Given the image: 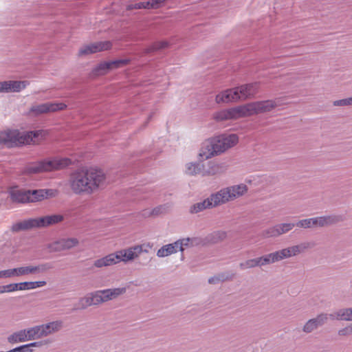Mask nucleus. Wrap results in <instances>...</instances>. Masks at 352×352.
Returning a JSON list of instances; mask_svg holds the SVG:
<instances>
[{
  "mask_svg": "<svg viewBox=\"0 0 352 352\" xmlns=\"http://www.w3.org/2000/svg\"><path fill=\"white\" fill-rule=\"evenodd\" d=\"M126 288L120 287L99 290L82 298L76 309H85L89 306L99 305L100 303L113 300L124 294Z\"/></svg>",
  "mask_w": 352,
  "mask_h": 352,
  "instance_id": "6",
  "label": "nucleus"
},
{
  "mask_svg": "<svg viewBox=\"0 0 352 352\" xmlns=\"http://www.w3.org/2000/svg\"><path fill=\"white\" fill-rule=\"evenodd\" d=\"M270 253L263 256L248 259L239 264V267L241 270H246L254 267H262L263 266L272 264Z\"/></svg>",
  "mask_w": 352,
  "mask_h": 352,
  "instance_id": "11",
  "label": "nucleus"
},
{
  "mask_svg": "<svg viewBox=\"0 0 352 352\" xmlns=\"http://www.w3.org/2000/svg\"><path fill=\"white\" fill-rule=\"evenodd\" d=\"M18 267L5 270H0V278L19 276V274H18Z\"/></svg>",
  "mask_w": 352,
  "mask_h": 352,
  "instance_id": "41",
  "label": "nucleus"
},
{
  "mask_svg": "<svg viewBox=\"0 0 352 352\" xmlns=\"http://www.w3.org/2000/svg\"><path fill=\"white\" fill-rule=\"evenodd\" d=\"M302 228H316L315 226V220L314 218L304 219L299 220L296 224L295 226Z\"/></svg>",
  "mask_w": 352,
  "mask_h": 352,
  "instance_id": "38",
  "label": "nucleus"
},
{
  "mask_svg": "<svg viewBox=\"0 0 352 352\" xmlns=\"http://www.w3.org/2000/svg\"><path fill=\"white\" fill-rule=\"evenodd\" d=\"M118 263H120V261L117 252H116L115 253L109 254L104 257L96 260L94 265L96 267H102L111 266Z\"/></svg>",
  "mask_w": 352,
  "mask_h": 352,
  "instance_id": "26",
  "label": "nucleus"
},
{
  "mask_svg": "<svg viewBox=\"0 0 352 352\" xmlns=\"http://www.w3.org/2000/svg\"><path fill=\"white\" fill-rule=\"evenodd\" d=\"M136 1L134 4L129 5L127 9H150L154 6V0H136Z\"/></svg>",
  "mask_w": 352,
  "mask_h": 352,
  "instance_id": "33",
  "label": "nucleus"
},
{
  "mask_svg": "<svg viewBox=\"0 0 352 352\" xmlns=\"http://www.w3.org/2000/svg\"><path fill=\"white\" fill-rule=\"evenodd\" d=\"M314 244L311 242L304 241L299 244L292 245L270 253L272 263L279 262L282 260L296 256L313 248Z\"/></svg>",
  "mask_w": 352,
  "mask_h": 352,
  "instance_id": "8",
  "label": "nucleus"
},
{
  "mask_svg": "<svg viewBox=\"0 0 352 352\" xmlns=\"http://www.w3.org/2000/svg\"><path fill=\"white\" fill-rule=\"evenodd\" d=\"M36 219H29L23 221L17 222L12 225L11 230L13 232H19L20 230H25L36 228Z\"/></svg>",
  "mask_w": 352,
  "mask_h": 352,
  "instance_id": "28",
  "label": "nucleus"
},
{
  "mask_svg": "<svg viewBox=\"0 0 352 352\" xmlns=\"http://www.w3.org/2000/svg\"><path fill=\"white\" fill-rule=\"evenodd\" d=\"M46 285V282L44 280L42 281H34V282H23L19 283V290H28L32 289L37 287H41L45 286Z\"/></svg>",
  "mask_w": 352,
  "mask_h": 352,
  "instance_id": "35",
  "label": "nucleus"
},
{
  "mask_svg": "<svg viewBox=\"0 0 352 352\" xmlns=\"http://www.w3.org/2000/svg\"><path fill=\"white\" fill-rule=\"evenodd\" d=\"M352 321V307L338 309L330 314H321L308 320L302 326V331L311 333L326 323L328 319Z\"/></svg>",
  "mask_w": 352,
  "mask_h": 352,
  "instance_id": "5",
  "label": "nucleus"
},
{
  "mask_svg": "<svg viewBox=\"0 0 352 352\" xmlns=\"http://www.w3.org/2000/svg\"><path fill=\"white\" fill-rule=\"evenodd\" d=\"M261 236L263 239H269V238H276L279 236L278 235L277 229L276 228V226H272L270 227L261 232Z\"/></svg>",
  "mask_w": 352,
  "mask_h": 352,
  "instance_id": "40",
  "label": "nucleus"
},
{
  "mask_svg": "<svg viewBox=\"0 0 352 352\" xmlns=\"http://www.w3.org/2000/svg\"><path fill=\"white\" fill-rule=\"evenodd\" d=\"M72 164V160L67 157H55L30 164L27 168L29 173H38L46 171L60 170Z\"/></svg>",
  "mask_w": 352,
  "mask_h": 352,
  "instance_id": "7",
  "label": "nucleus"
},
{
  "mask_svg": "<svg viewBox=\"0 0 352 352\" xmlns=\"http://www.w3.org/2000/svg\"><path fill=\"white\" fill-rule=\"evenodd\" d=\"M170 43L167 40H160L155 43V51L163 50L168 48Z\"/></svg>",
  "mask_w": 352,
  "mask_h": 352,
  "instance_id": "42",
  "label": "nucleus"
},
{
  "mask_svg": "<svg viewBox=\"0 0 352 352\" xmlns=\"http://www.w3.org/2000/svg\"><path fill=\"white\" fill-rule=\"evenodd\" d=\"M67 183L76 195H91L104 187L107 177L102 170L90 167L73 172Z\"/></svg>",
  "mask_w": 352,
  "mask_h": 352,
  "instance_id": "1",
  "label": "nucleus"
},
{
  "mask_svg": "<svg viewBox=\"0 0 352 352\" xmlns=\"http://www.w3.org/2000/svg\"><path fill=\"white\" fill-rule=\"evenodd\" d=\"M67 105L63 102H47L32 106L30 112L34 115L47 113L66 109Z\"/></svg>",
  "mask_w": 352,
  "mask_h": 352,
  "instance_id": "14",
  "label": "nucleus"
},
{
  "mask_svg": "<svg viewBox=\"0 0 352 352\" xmlns=\"http://www.w3.org/2000/svg\"><path fill=\"white\" fill-rule=\"evenodd\" d=\"M275 226L276 228L277 229L278 235L280 236L291 231L295 227V223H281L275 225Z\"/></svg>",
  "mask_w": 352,
  "mask_h": 352,
  "instance_id": "37",
  "label": "nucleus"
},
{
  "mask_svg": "<svg viewBox=\"0 0 352 352\" xmlns=\"http://www.w3.org/2000/svg\"><path fill=\"white\" fill-rule=\"evenodd\" d=\"M212 140L220 155L236 146L239 142V137L234 133H225L212 138Z\"/></svg>",
  "mask_w": 352,
  "mask_h": 352,
  "instance_id": "10",
  "label": "nucleus"
},
{
  "mask_svg": "<svg viewBox=\"0 0 352 352\" xmlns=\"http://www.w3.org/2000/svg\"><path fill=\"white\" fill-rule=\"evenodd\" d=\"M138 248H140L141 249V253L142 252H148L152 250L153 245L150 243H143L142 245H137Z\"/></svg>",
  "mask_w": 352,
  "mask_h": 352,
  "instance_id": "47",
  "label": "nucleus"
},
{
  "mask_svg": "<svg viewBox=\"0 0 352 352\" xmlns=\"http://www.w3.org/2000/svg\"><path fill=\"white\" fill-rule=\"evenodd\" d=\"M214 198L212 194L207 199L202 201L194 204L190 207L189 212L191 214H197L204 210L217 207L214 204Z\"/></svg>",
  "mask_w": 352,
  "mask_h": 352,
  "instance_id": "24",
  "label": "nucleus"
},
{
  "mask_svg": "<svg viewBox=\"0 0 352 352\" xmlns=\"http://www.w3.org/2000/svg\"><path fill=\"white\" fill-rule=\"evenodd\" d=\"M316 228L329 226L341 221V217L338 215H325L314 217Z\"/></svg>",
  "mask_w": 352,
  "mask_h": 352,
  "instance_id": "25",
  "label": "nucleus"
},
{
  "mask_svg": "<svg viewBox=\"0 0 352 352\" xmlns=\"http://www.w3.org/2000/svg\"><path fill=\"white\" fill-rule=\"evenodd\" d=\"M217 103H230L240 101L239 93L236 87L226 89L216 96Z\"/></svg>",
  "mask_w": 352,
  "mask_h": 352,
  "instance_id": "18",
  "label": "nucleus"
},
{
  "mask_svg": "<svg viewBox=\"0 0 352 352\" xmlns=\"http://www.w3.org/2000/svg\"><path fill=\"white\" fill-rule=\"evenodd\" d=\"M39 346L38 342H32L29 344L23 345L22 346H20L19 348L14 349L9 352H23L22 350L27 349L29 346Z\"/></svg>",
  "mask_w": 352,
  "mask_h": 352,
  "instance_id": "46",
  "label": "nucleus"
},
{
  "mask_svg": "<svg viewBox=\"0 0 352 352\" xmlns=\"http://www.w3.org/2000/svg\"><path fill=\"white\" fill-rule=\"evenodd\" d=\"M110 71L108 61L102 62L96 66L90 73V76L95 78L107 74Z\"/></svg>",
  "mask_w": 352,
  "mask_h": 352,
  "instance_id": "30",
  "label": "nucleus"
},
{
  "mask_svg": "<svg viewBox=\"0 0 352 352\" xmlns=\"http://www.w3.org/2000/svg\"><path fill=\"white\" fill-rule=\"evenodd\" d=\"M239 100H245L252 98L258 91L259 83L257 82L242 85L236 87Z\"/></svg>",
  "mask_w": 352,
  "mask_h": 352,
  "instance_id": "16",
  "label": "nucleus"
},
{
  "mask_svg": "<svg viewBox=\"0 0 352 352\" xmlns=\"http://www.w3.org/2000/svg\"><path fill=\"white\" fill-rule=\"evenodd\" d=\"M166 0H155V7L157 6H160L161 5H162Z\"/></svg>",
  "mask_w": 352,
  "mask_h": 352,
  "instance_id": "50",
  "label": "nucleus"
},
{
  "mask_svg": "<svg viewBox=\"0 0 352 352\" xmlns=\"http://www.w3.org/2000/svg\"><path fill=\"white\" fill-rule=\"evenodd\" d=\"M217 206L226 204L235 201L228 186L212 194Z\"/></svg>",
  "mask_w": 352,
  "mask_h": 352,
  "instance_id": "15",
  "label": "nucleus"
},
{
  "mask_svg": "<svg viewBox=\"0 0 352 352\" xmlns=\"http://www.w3.org/2000/svg\"><path fill=\"white\" fill-rule=\"evenodd\" d=\"M228 187L231 190L235 201L245 196L248 192V187L244 183L230 185L228 186Z\"/></svg>",
  "mask_w": 352,
  "mask_h": 352,
  "instance_id": "27",
  "label": "nucleus"
},
{
  "mask_svg": "<svg viewBox=\"0 0 352 352\" xmlns=\"http://www.w3.org/2000/svg\"><path fill=\"white\" fill-rule=\"evenodd\" d=\"M333 104L334 106H348L346 98L335 100Z\"/></svg>",
  "mask_w": 352,
  "mask_h": 352,
  "instance_id": "48",
  "label": "nucleus"
},
{
  "mask_svg": "<svg viewBox=\"0 0 352 352\" xmlns=\"http://www.w3.org/2000/svg\"><path fill=\"white\" fill-rule=\"evenodd\" d=\"M52 268L50 263H42L36 266L29 265L18 267L19 276L45 272Z\"/></svg>",
  "mask_w": 352,
  "mask_h": 352,
  "instance_id": "20",
  "label": "nucleus"
},
{
  "mask_svg": "<svg viewBox=\"0 0 352 352\" xmlns=\"http://www.w3.org/2000/svg\"><path fill=\"white\" fill-rule=\"evenodd\" d=\"M129 63H130V59H128V58L118 59V60L108 61L110 70L122 67L128 65Z\"/></svg>",
  "mask_w": 352,
  "mask_h": 352,
  "instance_id": "39",
  "label": "nucleus"
},
{
  "mask_svg": "<svg viewBox=\"0 0 352 352\" xmlns=\"http://www.w3.org/2000/svg\"><path fill=\"white\" fill-rule=\"evenodd\" d=\"M170 208V206L168 204L164 205H160L155 208V214H165L169 210Z\"/></svg>",
  "mask_w": 352,
  "mask_h": 352,
  "instance_id": "44",
  "label": "nucleus"
},
{
  "mask_svg": "<svg viewBox=\"0 0 352 352\" xmlns=\"http://www.w3.org/2000/svg\"><path fill=\"white\" fill-rule=\"evenodd\" d=\"M161 82H162V86L167 87L168 85V77L167 76H165L164 79L162 81H160V80L157 81L158 84H160Z\"/></svg>",
  "mask_w": 352,
  "mask_h": 352,
  "instance_id": "49",
  "label": "nucleus"
},
{
  "mask_svg": "<svg viewBox=\"0 0 352 352\" xmlns=\"http://www.w3.org/2000/svg\"><path fill=\"white\" fill-rule=\"evenodd\" d=\"M338 333L340 336H349L352 335V324H348L345 327L340 329Z\"/></svg>",
  "mask_w": 352,
  "mask_h": 352,
  "instance_id": "43",
  "label": "nucleus"
},
{
  "mask_svg": "<svg viewBox=\"0 0 352 352\" xmlns=\"http://www.w3.org/2000/svg\"><path fill=\"white\" fill-rule=\"evenodd\" d=\"M48 135V131L38 130L21 133L18 130H6L0 132V144L7 147L24 144H38Z\"/></svg>",
  "mask_w": 352,
  "mask_h": 352,
  "instance_id": "3",
  "label": "nucleus"
},
{
  "mask_svg": "<svg viewBox=\"0 0 352 352\" xmlns=\"http://www.w3.org/2000/svg\"><path fill=\"white\" fill-rule=\"evenodd\" d=\"M201 166L199 162H188L185 164L184 173L188 175L195 176L200 174Z\"/></svg>",
  "mask_w": 352,
  "mask_h": 352,
  "instance_id": "31",
  "label": "nucleus"
},
{
  "mask_svg": "<svg viewBox=\"0 0 352 352\" xmlns=\"http://www.w3.org/2000/svg\"><path fill=\"white\" fill-rule=\"evenodd\" d=\"M41 325L26 329L28 340H35L43 337Z\"/></svg>",
  "mask_w": 352,
  "mask_h": 352,
  "instance_id": "34",
  "label": "nucleus"
},
{
  "mask_svg": "<svg viewBox=\"0 0 352 352\" xmlns=\"http://www.w3.org/2000/svg\"><path fill=\"white\" fill-rule=\"evenodd\" d=\"M228 169L226 163L210 161L207 164V169L204 172V176H216L224 174Z\"/></svg>",
  "mask_w": 352,
  "mask_h": 352,
  "instance_id": "19",
  "label": "nucleus"
},
{
  "mask_svg": "<svg viewBox=\"0 0 352 352\" xmlns=\"http://www.w3.org/2000/svg\"><path fill=\"white\" fill-rule=\"evenodd\" d=\"M41 329H43L42 333L44 337L47 336L50 333L58 331L59 329H60V328L62 327V322L54 321L46 324L41 325Z\"/></svg>",
  "mask_w": 352,
  "mask_h": 352,
  "instance_id": "29",
  "label": "nucleus"
},
{
  "mask_svg": "<svg viewBox=\"0 0 352 352\" xmlns=\"http://www.w3.org/2000/svg\"><path fill=\"white\" fill-rule=\"evenodd\" d=\"M227 232L223 230H217L208 234L206 237L208 242L217 243L225 240L227 238Z\"/></svg>",
  "mask_w": 352,
  "mask_h": 352,
  "instance_id": "32",
  "label": "nucleus"
},
{
  "mask_svg": "<svg viewBox=\"0 0 352 352\" xmlns=\"http://www.w3.org/2000/svg\"><path fill=\"white\" fill-rule=\"evenodd\" d=\"M194 241V239L189 237L179 239L173 243L163 245L157 250V255L159 257H166L178 251L183 252L186 248L193 245Z\"/></svg>",
  "mask_w": 352,
  "mask_h": 352,
  "instance_id": "9",
  "label": "nucleus"
},
{
  "mask_svg": "<svg viewBox=\"0 0 352 352\" xmlns=\"http://www.w3.org/2000/svg\"><path fill=\"white\" fill-rule=\"evenodd\" d=\"M278 105V102L273 100L252 102L217 111L214 113L213 118L217 122L238 120L270 112Z\"/></svg>",
  "mask_w": 352,
  "mask_h": 352,
  "instance_id": "2",
  "label": "nucleus"
},
{
  "mask_svg": "<svg viewBox=\"0 0 352 352\" xmlns=\"http://www.w3.org/2000/svg\"><path fill=\"white\" fill-rule=\"evenodd\" d=\"M8 192L12 202L23 204L41 201L58 195V190L54 189L26 190L19 186L10 187Z\"/></svg>",
  "mask_w": 352,
  "mask_h": 352,
  "instance_id": "4",
  "label": "nucleus"
},
{
  "mask_svg": "<svg viewBox=\"0 0 352 352\" xmlns=\"http://www.w3.org/2000/svg\"><path fill=\"white\" fill-rule=\"evenodd\" d=\"M119 261L126 263L132 261L139 256L141 254V249L137 245L130 247L126 249L117 251Z\"/></svg>",
  "mask_w": 352,
  "mask_h": 352,
  "instance_id": "22",
  "label": "nucleus"
},
{
  "mask_svg": "<svg viewBox=\"0 0 352 352\" xmlns=\"http://www.w3.org/2000/svg\"><path fill=\"white\" fill-rule=\"evenodd\" d=\"M5 293L4 287L3 286H0V294Z\"/></svg>",
  "mask_w": 352,
  "mask_h": 352,
  "instance_id": "52",
  "label": "nucleus"
},
{
  "mask_svg": "<svg viewBox=\"0 0 352 352\" xmlns=\"http://www.w3.org/2000/svg\"><path fill=\"white\" fill-rule=\"evenodd\" d=\"M219 155L212 138L208 139L202 143L199 150L197 157L199 162L211 159Z\"/></svg>",
  "mask_w": 352,
  "mask_h": 352,
  "instance_id": "12",
  "label": "nucleus"
},
{
  "mask_svg": "<svg viewBox=\"0 0 352 352\" xmlns=\"http://www.w3.org/2000/svg\"><path fill=\"white\" fill-rule=\"evenodd\" d=\"M36 228H45L57 224L64 220V217L60 214L46 215L35 218Z\"/></svg>",
  "mask_w": 352,
  "mask_h": 352,
  "instance_id": "21",
  "label": "nucleus"
},
{
  "mask_svg": "<svg viewBox=\"0 0 352 352\" xmlns=\"http://www.w3.org/2000/svg\"><path fill=\"white\" fill-rule=\"evenodd\" d=\"M348 106L352 105V97L346 98Z\"/></svg>",
  "mask_w": 352,
  "mask_h": 352,
  "instance_id": "51",
  "label": "nucleus"
},
{
  "mask_svg": "<svg viewBox=\"0 0 352 352\" xmlns=\"http://www.w3.org/2000/svg\"><path fill=\"white\" fill-rule=\"evenodd\" d=\"M26 81L9 80L0 82V92H19L25 88Z\"/></svg>",
  "mask_w": 352,
  "mask_h": 352,
  "instance_id": "23",
  "label": "nucleus"
},
{
  "mask_svg": "<svg viewBox=\"0 0 352 352\" xmlns=\"http://www.w3.org/2000/svg\"><path fill=\"white\" fill-rule=\"evenodd\" d=\"M10 342L15 343L19 342H25L28 340L26 329L17 331L8 338Z\"/></svg>",
  "mask_w": 352,
  "mask_h": 352,
  "instance_id": "36",
  "label": "nucleus"
},
{
  "mask_svg": "<svg viewBox=\"0 0 352 352\" xmlns=\"http://www.w3.org/2000/svg\"><path fill=\"white\" fill-rule=\"evenodd\" d=\"M112 44L110 41H99L82 46L78 51V56H87L111 49Z\"/></svg>",
  "mask_w": 352,
  "mask_h": 352,
  "instance_id": "13",
  "label": "nucleus"
},
{
  "mask_svg": "<svg viewBox=\"0 0 352 352\" xmlns=\"http://www.w3.org/2000/svg\"><path fill=\"white\" fill-rule=\"evenodd\" d=\"M19 283H11L9 285H3L5 293L12 292L19 290Z\"/></svg>",
  "mask_w": 352,
  "mask_h": 352,
  "instance_id": "45",
  "label": "nucleus"
},
{
  "mask_svg": "<svg viewBox=\"0 0 352 352\" xmlns=\"http://www.w3.org/2000/svg\"><path fill=\"white\" fill-rule=\"evenodd\" d=\"M78 244L76 238L62 239L52 243L49 248L52 252H60L69 250Z\"/></svg>",
  "mask_w": 352,
  "mask_h": 352,
  "instance_id": "17",
  "label": "nucleus"
}]
</instances>
